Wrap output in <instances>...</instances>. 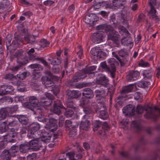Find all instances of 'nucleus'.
<instances>
[{"mask_svg": "<svg viewBox=\"0 0 160 160\" xmlns=\"http://www.w3.org/2000/svg\"><path fill=\"white\" fill-rule=\"evenodd\" d=\"M40 124L35 122L30 125L28 130V136L29 138L41 139L45 142H49L51 138L50 134L46 132L44 130H42L41 134L39 135L37 131L40 128Z\"/></svg>", "mask_w": 160, "mask_h": 160, "instance_id": "1", "label": "nucleus"}, {"mask_svg": "<svg viewBox=\"0 0 160 160\" xmlns=\"http://www.w3.org/2000/svg\"><path fill=\"white\" fill-rule=\"evenodd\" d=\"M96 93V97L98 100H100L102 99L103 102L100 103L98 102V103L97 106V109L98 110H101L100 112L99 117L105 120L108 118V113L105 111V107L104 104V101L105 100L104 97L105 96V91H100L99 90L95 91Z\"/></svg>", "mask_w": 160, "mask_h": 160, "instance_id": "2", "label": "nucleus"}, {"mask_svg": "<svg viewBox=\"0 0 160 160\" xmlns=\"http://www.w3.org/2000/svg\"><path fill=\"white\" fill-rule=\"evenodd\" d=\"M29 102H26L24 103V107L27 108L29 109L32 110L34 109H39L38 107L39 103L38 100L35 96H30L29 97Z\"/></svg>", "mask_w": 160, "mask_h": 160, "instance_id": "3", "label": "nucleus"}, {"mask_svg": "<svg viewBox=\"0 0 160 160\" xmlns=\"http://www.w3.org/2000/svg\"><path fill=\"white\" fill-rule=\"evenodd\" d=\"M107 34L108 39L112 40L116 44L117 46L119 45L120 39L119 35L118 34V32L114 30L112 27L109 28V30Z\"/></svg>", "mask_w": 160, "mask_h": 160, "instance_id": "4", "label": "nucleus"}, {"mask_svg": "<svg viewBox=\"0 0 160 160\" xmlns=\"http://www.w3.org/2000/svg\"><path fill=\"white\" fill-rule=\"evenodd\" d=\"M119 31L122 35H125L126 36V37L122 38L121 39L122 43L124 45L130 44V42L129 41L130 39L128 37L129 32L124 27L122 26L119 28Z\"/></svg>", "mask_w": 160, "mask_h": 160, "instance_id": "5", "label": "nucleus"}, {"mask_svg": "<svg viewBox=\"0 0 160 160\" xmlns=\"http://www.w3.org/2000/svg\"><path fill=\"white\" fill-rule=\"evenodd\" d=\"M96 67L94 66L90 67L88 69L84 71V75H82L80 74L79 75H77L73 77V81L74 82H78L79 80L81 79H83L86 77V73L93 74L94 72H91L95 70L96 69Z\"/></svg>", "mask_w": 160, "mask_h": 160, "instance_id": "6", "label": "nucleus"}, {"mask_svg": "<svg viewBox=\"0 0 160 160\" xmlns=\"http://www.w3.org/2000/svg\"><path fill=\"white\" fill-rule=\"evenodd\" d=\"M156 1V0H149V3L151 6V9L148 14L150 17L155 19L158 18L156 14V10L155 9V7H157Z\"/></svg>", "mask_w": 160, "mask_h": 160, "instance_id": "7", "label": "nucleus"}, {"mask_svg": "<svg viewBox=\"0 0 160 160\" xmlns=\"http://www.w3.org/2000/svg\"><path fill=\"white\" fill-rule=\"evenodd\" d=\"M57 120L54 118H51L49 119V122L46 124L45 128L50 131L54 132L57 129Z\"/></svg>", "mask_w": 160, "mask_h": 160, "instance_id": "8", "label": "nucleus"}, {"mask_svg": "<svg viewBox=\"0 0 160 160\" xmlns=\"http://www.w3.org/2000/svg\"><path fill=\"white\" fill-rule=\"evenodd\" d=\"M105 36V35L102 32H98L93 33L92 36V40L94 43H98L103 41Z\"/></svg>", "mask_w": 160, "mask_h": 160, "instance_id": "9", "label": "nucleus"}, {"mask_svg": "<svg viewBox=\"0 0 160 160\" xmlns=\"http://www.w3.org/2000/svg\"><path fill=\"white\" fill-rule=\"evenodd\" d=\"M152 108L149 107L147 108L142 107L140 105H138L137 107L136 111L139 113H142L144 109L147 111V113L146 115H147V118H150V115L152 114Z\"/></svg>", "mask_w": 160, "mask_h": 160, "instance_id": "10", "label": "nucleus"}, {"mask_svg": "<svg viewBox=\"0 0 160 160\" xmlns=\"http://www.w3.org/2000/svg\"><path fill=\"white\" fill-rule=\"evenodd\" d=\"M140 73L136 71H130L127 76V79L129 81H133L136 80L139 77Z\"/></svg>", "mask_w": 160, "mask_h": 160, "instance_id": "11", "label": "nucleus"}, {"mask_svg": "<svg viewBox=\"0 0 160 160\" xmlns=\"http://www.w3.org/2000/svg\"><path fill=\"white\" fill-rule=\"evenodd\" d=\"M122 112L125 115H129L132 116L133 115L135 112V109L132 105H128L124 107L122 109Z\"/></svg>", "mask_w": 160, "mask_h": 160, "instance_id": "12", "label": "nucleus"}, {"mask_svg": "<svg viewBox=\"0 0 160 160\" xmlns=\"http://www.w3.org/2000/svg\"><path fill=\"white\" fill-rule=\"evenodd\" d=\"M30 148L34 150H38L41 146V143L40 141L34 139L30 141L29 144Z\"/></svg>", "mask_w": 160, "mask_h": 160, "instance_id": "13", "label": "nucleus"}, {"mask_svg": "<svg viewBox=\"0 0 160 160\" xmlns=\"http://www.w3.org/2000/svg\"><path fill=\"white\" fill-rule=\"evenodd\" d=\"M62 108L65 109V108L61 104V102L59 101H57L54 104L53 108L51 110H52L54 113L59 115L61 113Z\"/></svg>", "mask_w": 160, "mask_h": 160, "instance_id": "14", "label": "nucleus"}, {"mask_svg": "<svg viewBox=\"0 0 160 160\" xmlns=\"http://www.w3.org/2000/svg\"><path fill=\"white\" fill-rule=\"evenodd\" d=\"M90 125V122L88 120H83L80 124V128L83 130H87L89 128Z\"/></svg>", "mask_w": 160, "mask_h": 160, "instance_id": "15", "label": "nucleus"}, {"mask_svg": "<svg viewBox=\"0 0 160 160\" xmlns=\"http://www.w3.org/2000/svg\"><path fill=\"white\" fill-rule=\"evenodd\" d=\"M110 25H107L106 24H102L98 25L97 26V29L100 30L98 32H102L103 34L105 35L104 31H106L107 33L109 30V28H111Z\"/></svg>", "mask_w": 160, "mask_h": 160, "instance_id": "16", "label": "nucleus"}, {"mask_svg": "<svg viewBox=\"0 0 160 160\" xmlns=\"http://www.w3.org/2000/svg\"><path fill=\"white\" fill-rule=\"evenodd\" d=\"M108 80L103 75H101L99 78V80L97 81V83L104 86H106L108 84Z\"/></svg>", "mask_w": 160, "mask_h": 160, "instance_id": "17", "label": "nucleus"}, {"mask_svg": "<svg viewBox=\"0 0 160 160\" xmlns=\"http://www.w3.org/2000/svg\"><path fill=\"white\" fill-rule=\"evenodd\" d=\"M82 95L86 98H92L94 95L92 90L90 88H85L83 90Z\"/></svg>", "mask_w": 160, "mask_h": 160, "instance_id": "18", "label": "nucleus"}, {"mask_svg": "<svg viewBox=\"0 0 160 160\" xmlns=\"http://www.w3.org/2000/svg\"><path fill=\"white\" fill-rule=\"evenodd\" d=\"M112 54L113 56H114L118 61L120 62L121 65H124L127 62L128 60V56H126V57H123L120 58L118 55L115 54V53L114 52H112Z\"/></svg>", "mask_w": 160, "mask_h": 160, "instance_id": "19", "label": "nucleus"}, {"mask_svg": "<svg viewBox=\"0 0 160 160\" xmlns=\"http://www.w3.org/2000/svg\"><path fill=\"white\" fill-rule=\"evenodd\" d=\"M52 79L49 78L47 76L43 77L42 78V83L45 84L46 87H49L52 85Z\"/></svg>", "mask_w": 160, "mask_h": 160, "instance_id": "20", "label": "nucleus"}, {"mask_svg": "<svg viewBox=\"0 0 160 160\" xmlns=\"http://www.w3.org/2000/svg\"><path fill=\"white\" fill-rule=\"evenodd\" d=\"M125 2V0H114L112 2V4L113 6L119 8L123 6Z\"/></svg>", "mask_w": 160, "mask_h": 160, "instance_id": "21", "label": "nucleus"}, {"mask_svg": "<svg viewBox=\"0 0 160 160\" xmlns=\"http://www.w3.org/2000/svg\"><path fill=\"white\" fill-rule=\"evenodd\" d=\"M91 53L95 58L100 57L102 52L101 50L97 48H93L90 51Z\"/></svg>", "mask_w": 160, "mask_h": 160, "instance_id": "22", "label": "nucleus"}, {"mask_svg": "<svg viewBox=\"0 0 160 160\" xmlns=\"http://www.w3.org/2000/svg\"><path fill=\"white\" fill-rule=\"evenodd\" d=\"M69 97L72 98H78L81 95V93L79 91L72 90L68 92Z\"/></svg>", "mask_w": 160, "mask_h": 160, "instance_id": "23", "label": "nucleus"}, {"mask_svg": "<svg viewBox=\"0 0 160 160\" xmlns=\"http://www.w3.org/2000/svg\"><path fill=\"white\" fill-rule=\"evenodd\" d=\"M108 63L110 64V69H112L111 71L113 72L114 71H115L116 68L115 65L117 64V62L116 61L115 59L113 58H110L108 59Z\"/></svg>", "mask_w": 160, "mask_h": 160, "instance_id": "24", "label": "nucleus"}, {"mask_svg": "<svg viewBox=\"0 0 160 160\" xmlns=\"http://www.w3.org/2000/svg\"><path fill=\"white\" fill-rule=\"evenodd\" d=\"M18 118L19 121L22 124L26 125L28 123V118L25 115H19L18 117Z\"/></svg>", "mask_w": 160, "mask_h": 160, "instance_id": "25", "label": "nucleus"}, {"mask_svg": "<svg viewBox=\"0 0 160 160\" xmlns=\"http://www.w3.org/2000/svg\"><path fill=\"white\" fill-rule=\"evenodd\" d=\"M16 135V133H10L4 136V139H6V141L7 142H12L13 140L12 138Z\"/></svg>", "mask_w": 160, "mask_h": 160, "instance_id": "26", "label": "nucleus"}, {"mask_svg": "<svg viewBox=\"0 0 160 160\" xmlns=\"http://www.w3.org/2000/svg\"><path fill=\"white\" fill-rule=\"evenodd\" d=\"M10 153L7 150H4L2 155V158L3 160H8L10 158Z\"/></svg>", "mask_w": 160, "mask_h": 160, "instance_id": "27", "label": "nucleus"}, {"mask_svg": "<svg viewBox=\"0 0 160 160\" xmlns=\"http://www.w3.org/2000/svg\"><path fill=\"white\" fill-rule=\"evenodd\" d=\"M8 110L6 108H2L0 111V118L3 119L8 115Z\"/></svg>", "mask_w": 160, "mask_h": 160, "instance_id": "28", "label": "nucleus"}, {"mask_svg": "<svg viewBox=\"0 0 160 160\" xmlns=\"http://www.w3.org/2000/svg\"><path fill=\"white\" fill-rule=\"evenodd\" d=\"M51 58L52 59L51 62V64L53 65H57L61 63V60L60 58H57L56 56H52Z\"/></svg>", "mask_w": 160, "mask_h": 160, "instance_id": "29", "label": "nucleus"}, {"mask_svg": "<svg viewBox=\"0 0 160 160\" xmlns=\"http://www.w3.org/2000/svg\"><path fill=\"white\" fill-rule=\"evenodd\" d=\"M25 40L28 43H32L35 41V38L34 36L27 34L24 37Z\"/></svg>", "mask_w": 160, "mask_h": 160, "instance_id": "30", "label": "nucleus"}, {"mask_svg": "<svg viewBox=\"0 0 160 160\" xmlns=\"http://www.w3.org/2000/svg\"><path fill=\"white\" fill-rule=\"evenodd\" d=\"M18 149V147L17 146H13L10 149L9 151L11 155L14 156V154L17 152Z\"/></svg>", "mask_w": 160, "mask_h": 160, "instance_id": "31", "label": "nucleus"}, {"mask_svg": "<svg viewBox=\"0 0 160 160\" xmlns=\"http://www.w3.org/2000/svg\"><path fill=\"white\" fill-rule=\"evenodd\" d=\"M97 2H95L93 5V8L94 9H96L100 8L101 7H103L105 3V2H99L96 1Z\"/></svg>", "mask_w": 160, "mask_h": 160, "instance_id": "32", "label": "nucleus"}, {"mask_svg": "<svg viewBox=\"0 0 160 160\" xmlns=\"http://www.w3.org/2000/svg\"><path fill=\"white\" fill-rule=\"evenodd\" d=\"M128 120L127 119H123L120 122V125L122 128L124 129H127V126L128 124Z\"/></svg>", "mask_w": 160, "mask_h": 160, "instance_id": "33", "label": "nucleus"}, {"mask_svg": "<svg viewBox=\"0 0 160 160\" xmlns=\"http://www.w3.org/2000/svg\"><path fill=\"white\" fill-rule=\"evenodd\" d=\"M92 15L91 14H89L85 16L84 20L85 22L88 24H90L93 21L91 17V16Z\"/></svg>", "mask_w": 160, "mask_h": 160, "instance_id": "34", "label": "nucleus"}, {"mask_svg": "<svg viewBox=\"0 0 160 160\" xmlns=\"http://www.w3.org/2000/svg\"><path fill=\"white\" fill-rule=\"evenodd\" d=\"M150 84L149 82L145 81H141L138 84L139 87L142 88L148 87Z\"/></svg>", "mask_w": 160, "mask_h": 160, "instance_id": "35", "label": "nucleus"}, {"mask_svg": "<svg viewBox=\"0 0 160 160\" xmlns=\"http://www.w3.org/2000/svg\"><path fill=\"white\" fill-rule=\"evenodd\" d=\"M44 98H42L41 101V103L42 105L45 108L46 107H48L51 104V102L50 100L46 101H44Z\"/></svg>", "mask_w": 160, "mask_h": 160, "instance_id": "36", "label": "nucleus"}, {"mask_svg": "<svg viewBox=\"0 0 160 160\" xmlns=\"http://www.w3.org/2000/svg\"><path fill=\"white\" fill-rule=\"evenodd\" d=\"M6 122H3L0 123V131L1 132H5L6 130Z\"/></svg>", "mask_w": 160, "mask_h": 160, "instance_id": "37", "label": "nucleus"}, {"mask_svg": "<svg viewBox=\"0 0 160 160\" xmlns=\"http://www.w3.org/2000/svg\"><path fill=\"white\" fill-rule=\"evenodd\" d=\"M5 87V93L6 94L10 93L12 92L14 89V88L11 86H6L4 85Z\"/></svg>", "mask_w": 160, "mask_h": 160, "instance_id": "38", "label": "nucleus"}, {"mask_svg": "<svg viewBox=\"0 0 160 160\" xmlns=\"http://www.w3.org/2000/svg\"><path fill=\"white\" fill-rule=\"evenodd\" d=\"M134 98L138 100L139 102H141L142 100V95L138 92H136L134 93Z\"/></svg>", "mask_w": 160, "mask_h": 160, "instance_id": "39", "label": "nucleus"}, {"mask_svg": "<svg viewBox=\"0 0 160 160\" xmlns=\"http://www.w3.org/2000/svg\"><path fill=\"white\" fill-rule=\"evenodd\" d=\"M65 126L67 128H68L70 129H71L72 128H74V127L77 125H76L72 126V122L70 120H66L65 122Z\"/></svg>", "mask_w": 160, "mask_h": 160, "instance_id": "40", "label": "nucleus"}, {"mask_svg": "<svg viewBox=\"0 0 160 160\" xmlns=\"http://www.w3.org/2000/svg\"><path fill=\"white\" fill-rule=\"evenodd\" d=\"M132 86L130 85L124 87L122 90L123 92L128 93L131 92L132 91Z\"/></svg>", "mask_w": 160, "mask_h": 160, "instance_id": "41", "label": "nucleus"}, {"mask_svg": "<svg viewBox=\"0 0 160 160\" xmlns=\"http://www.w3.org/2000/svg\"><path fill=\"white\" fill-rule=\"evenodd\" d=\"M138 65L139 66L142 67H147L149 66V63L146 61L141 59Z\"/></svg>", "mask_w": 160, "mask_h": 160, "instance_id": "42", "label": "nucleus"}, {"mask_svg": "<svg viewBox=\"0 0 160 160\" xmlns=\"http://www.w3.org/2000/svg\"><path fill=\"white\" fill-rule=\"evenodd\" d=\"M78 127V126H76L74 127V128H72L70 130L69 132V135L70 137H73L76 135V128Z\"/></svg>", "mask_w": 160, "mask_h": 160, "instance_id": "43", "label": "nucleus"}, {"mask_svg": "<svg viewBox=\"0 0 160 160\" xmlns=\"http://www.w3.org/2000/svg\"><path fill=\"white\" fill-rule=\"evenodd\" d=\"M26 72H23L22 73H19L18 74H17V78H18L19 79L21 80H23L26 78Z\"/></svg>", "mask_w": 160, "mask_h": 160, "instance_id": "44", "label": "nucleus"}, {"mask_svg": "<svg viewBox=\"0 0 160 160\" xmlns=\"http://www.w3.org/2000/svg\"><path fill=\"white\" fill-rule=\"evenodd\" d=\"M74 154V151H72L67 153L66 155L69 157L70 160H76L74 159L73 158Z\"/></svg>", "mask_w": 160, "mask_h": 160, "instance_id": "45", "label": "nucleus"}, {"mask_svg": "<svg viewBox=\"0 0 160 160\" xmlns=\"http://www.w3.org/2000/svg\"><path fill=\"white\" fill-rule=\"evenodd\" d=\"M100 65L101 67H102L104 69L107 71H109V70L110 69L109 67H108L106 62H101Z\"/></svg>", "mask_w": 160, "mask_h": 160, "instance_id": "46", "label": "nucleus"}, {"mask_svg": "<svg viewBox=\"0 0 160 160\" xmlns=\"http://www.w3.org/2000/svg\"><path fill=\"white\" fill-rule=\"evenodd\" d=\"M45 74L46 75L48 76L47 78H49L52 79H54V78H56L57 79H58V77H57L52 76L51 72L49 71L46 72Z\"/></svg>", "mask_w": 160, "mask_h": 160, "instance_id": "47", "label": "nucleus"}, {"mask_svg": "<svg viewBox=\"0 0 160 160\" xmlns=\"http://www.w3.org/2000/svg\"><path fill=\"white\" fill-rule=\"evenodd\" d=\"M87 101L88 100L86 98H82L80 101V106L83 107L84 105L87 103Z\"/></svg>", "mask_w": 160, "mask_h": 160, "instance_id": "48", "label": "nucleus"}, {"mask_svg": "<svg viewBox=\"0 0 160 160\" xmlns=\"http://www.w3.org/2000/svg\"><path fill=\"white\" fill-rule=\"evenodd\" d=\"M73 113V111L72 109H69L65 112V115L67 117H70Z\"/></svg>", "mask_w": 160, "mask_h": 160, "instance_id": "49", "label": "nucleus"}, {"mask_svg": "<svg viewBox=\"0 0 160 160\" xmlns=\"http://www.w3.org/2000/svg\"><path fill=\"white\" fill-rule=\"evenodd\" d=\"M118 53L121 57V58L128 56V55L124 50L122 49L119 51H118Z\"/></svg>", "mask_w": 160, "mask_h": 160, "instance_id": "50", "label": "nucleus"}, {"mask_svg": "<svg viewBox=\"0 0 160 160\" xmlns=\"http://www.w3.org/2000/svg\"><path fill=\"white\" fill-rule=\"evenodd\" d=\"M5 87L4 85H2L0 87V95H4L6 94L5 93Z\"/></svg>", "mask_w": 160, "mask_h": 160, "instance_id": "51", "label": "nucleus"}, {"mask_svg": "<svg viewBox=\"0 0 160 160\" xmlns=\"http://www.w3.org/2000/svg\"><path fill=\"white\" fill-rule=\"evenodd\" d=\"M28 160H35L36 159V154L32 153L31 155H28L27 157Z\"/></svg>", "mask_w": 160, "mask_h": 160, "instance_id": "52", "label": "nucleus"}, {"mask_svg": "<svg viewBox=\"0 0 160 160\" xmlns=\"http://www.w3.org/2000/svg\"><path fill=\"white\" fill-rule=\"evenodd\" d=\"M49 44V43L46 40H42L41 42V46L44 48L47 46Z\"/></svg>", "mask_w": 160, "mask_h": 160, "instance_id": "53", "label": "nucleus"}, {"mask_svg": "<svg viewBox=\"0 0 160 160\" xmlns=\"http://www.w3.org/2000/svg\"><path fill=\"white\" fill-rule=\"evenodd\" d=\"M54 2L51 0H47L44 2V4L45 5L50 6L54 3Z\"/></svg>", "mask_w": 160, "mask_h": 160, "instance_id": "54", "label": "nucleus"}, {"mask_svg": "<svg viewBox=\"0 0 160 160\" xmlns=\"http://www.w3.org/2000/svg\"><path fill=\"white\" fill-rule=\"evenodd\" d=\"M93 125L95 128L99 127L101 125V123L99 121L96 120L93 122Z\"/></svg>", "mask_w": 160, "mask_h": 160, "instance_id": "55", "label": "nucleus"}, {"mask_svg": "<svg viewBox=\"0 0 160 160\" xmlns=\"http://www.w3.org/2000/svg\"><path fill=\"white\" fill-rule=\"evenodd\" d=\"M30 67L31 68L34 69V71H36L37 70V68H40V66L38 64H34L31 65Z\"/></svg>", "mask_w": 160, "mask_h": 160, "instance_id": "56", "label": "nucleus"}, {"mask_svg": "<svg viewBox=\"0 0 160 160\" xmlns=\"http://www.w3.org/2000/svg\"><path fill=\"white\" fill-rule=\"evenodd\" d=\"M75 9V7L73 4L70 5L68 8V11L70 13H72Z\"/></svg>", "mask_w": 160, "mask_h": 160, "instance_id": "57", "label": "nucleus"}, {"mask_svg": "<svg viewBox=\"0 0 160 160\" xmlns=\"http://www.w3.org/2000/svg\"><path fill=\"white\" fill-rule=\"evenodd\" d=\"M6 78L7 79L11 80L13 78H15V77L12 74H8L6 75Z\"/></svg>", "mask_w": 160, "mask_h": 160, "instance_id": "58", "label": "nucleus"}, {"mask_svg": "<svg viewBox=\"0 0 160 160\" xmlns=\"http://www.w3.org/2000/svg\"><path fill=\"white\" fill-rule=\"evenodd\" d=\"M21 66V65L17 66L12 68L11 69L13 71H17L20 69Z\"/></svg>", "mask_w": 160, "mask_h": 160, "instance_id": "59", "label": "nucleus"}, {"mask_svg": "<svg viewBox=\"0 0 160 160\" xmlns=\"http://www.w3.org/2000/svg\"><path fill=\"white\" fill-rule=\"evenodd\" d=\"M15 102L18 101L22 102L23 99V97H20L19 96H17L15 97Z\"/></svg>", "mask_w": 160, "mask_h": 160, "instance_id": "60", "label": "nucleus"}, {"mask_svg": "<svg viewBox=\"0 0 160 160\" xmlns=\"http://www.w3.org/2000/svg\"><path fill=\"white\" fill-rule=\"evenodd\" d=\"M8 109H10L9 108H8ZM18 109V107L17 106H14L13 107L10 108V112L12 113L15 112Z\"/></svg>", "mask_w": 160, "mask_h": 160, "instance_id": "61", "label": "nucleus"}, {"mask_svg": "<svg viewBox=\"0 0 160 160\" xmlns=\"http://www.w3.org/2000/svg\"><path fill=\"white\" fill-rule=\"evenodd\" d=\"M132 127H133L138 128H139L138 124V123L137 121H134L131 124Z\"/></svg>", "mask_w": 160, "mask_h": 160, "instance_id": "62", "label": "nucleus"}, {"mask_svg": "<svg viewBox=\"0 0 160 160\" xmlns=\"http://www.w3.org/2000/svg\"><path fill=\"white\" fill-rule=\"evenodd\" d=\"M22 15L27 17L28 18H29L32 15V14L30 12L28 11L23 13Z\"/></svg>", "mask_w": 160, "mask_h": 160, "instance_id": "63", "label": "nucleus"}, {"mask_svg": "<svg viewBox=\"0 0 160 160\" xmlns=\"http://www.w3.org/2000/svg\"><path fill=\"white\" fill-rule=\"evenodd\" d=\"M46 98H48V99H53V96L52 95L50 94L49 93H46Z\"/></svg>", "mask_w": 160, "mask_h": 160, "instance_id": "64", "label": "nucleus"}]
</instances>
